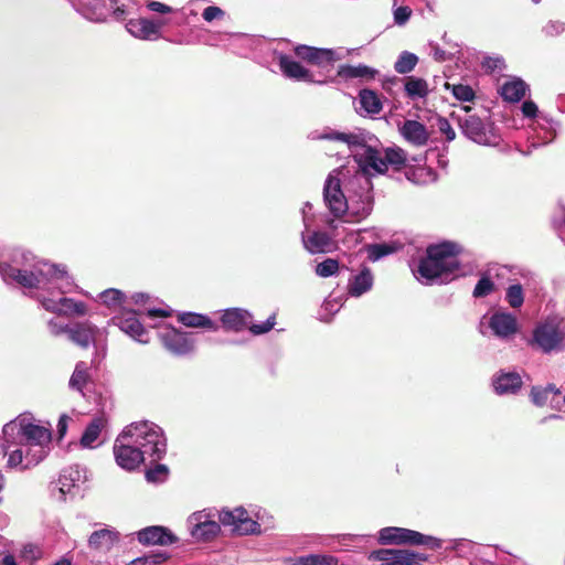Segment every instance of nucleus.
<instances>
[{"mask_svg":"<svg viewBox=\"0 0 565 565\" xmlns=\"http://www.w3.org/2000/svg\"><path fill=\"white\" fill-rule=\"evenodd\" d=\"M489 327L497 337L508 339L518 332V320L511 312L497 311L490 317Z\"/></svg>","mask_w":565,"mask_h":565,"instance_id":"nucleus-16","label":"nucleus"},{"mask_svg":"<svg viewBox=\"0 0 565 565\" xmlns=\"http://www.w3.org/2000/svg\"><path fill=\"white\" fill-rule=\"evenodd\" d=\"M3 486H4V478H3V476L0 473V491L2 490Z\"/></svg>","mask_w":565,"mask_h":565,"instance_id":"nucleus-63","label":"nucleus"},{"mask_svg":"<svg viewBox=\"0 0 565 565\" xmlns=\"http://www.w3.org/2000/svg\"><path fill=\"white\" fill-rule=\"evenodd\" d=\"M98 298L103 305H105L109 309L116 311V310L121 309V307L125 302L126 296L119 289L109 288V289L102 291L98 295Z\"/></svg>","mask_w":565,"mask_h":565,"instance_id":"nucleus-33","label":"nucleus"},{"mask_svg":"<svg viewBox=\"0 0 565 565\" xmlns=\"http://www.w3.org/2000/svg\"><path fill=\"white\" fill-rule=\"evenodd\" d=\"M527 85L521 78H511L500 87V94L507 102L516 103L524 97Z\"/></svg>","mask_w":565,"mask_h":565,"instance_id":"nucleus-28","label":"nucleus"},{"mask_svg":"<svg viewBox=\"0 0 565 565\" xmlns=\"http://www.w3.org/2000/svg\"><path fill=\"white\" fill-rule=\"evenodd\" d=\"M564 341L565 330L562 320L554 317L547 318L534 328L531 345L543 353H552L562 351Z\"/></svg>","mask_w":565,"mask_h":565,"instance_id":"nucleus-8","label":"nucleus"},{"mask_svg":"<svg viewBox=\"0 0 565 565\" xmlns=\"http://www.w3.org/2000/svg\"><path fill=\"white\" fill-rule=\"evenodd\" d=\"M301 241L310 254L328 253L333 247L332 238L321 231H311L310 228L308 232L302 231Z\"/></svg>","mask_w":565,"mask_h":565,"instance_id":"nucleus-18","label":"nucleus"},{"mask_svg":"<svg viewBox=\"0 0 565 565\" xmlns=\"http://www.w3.org/2000/svg\"><path fill=\"white\" fill-rule=\"evenodd\" d=\"M482 66L489 72L502 71L504 68V61L500 56H489L483 60Z\"/></svg>","mask_w":565,"mask_h":565,"instance_id":"nucleus-47","label":"nucleus"},{"mask_svg":"<svg viewBox=\"0 0 565 565\" xmlns=\"http://www.w3.org/2000/svg\"><path fill=\"white\" fill-rule=\"evenodd\" d=\"M278 61L280 70L286 77L295 81L315 82L311 73L290 56L279 54Z\"/></svg>","mask_w":565,"mask_h":565,"instance_id":"nucleus-25","label":"nucleus"},{"mask_svg":"<svg viewBox=\"0 0 565 565\" xmlns=\"http://www.w3.org/2000/svg\"><path fill=\"white\" fill-rule=\"evenodd\" d=\"M145 297H146V295H143V294H135V295L132 296L134 301H135L136 303H139V302L143 301Z\"/></svg>","mask_w":565,"mask_h":565,"instance_id":"nucleus-60","label":"nucleus"},{"mask_svg":"<svg viewBox=\"0 0 565 565\" xmlns=\"http://www.w3.org/2000/svg\"><path fill=\"white\" fill-rule=\"evenodd\" d=\"M49 330L54 335H60L62 333H68V329L71 326H64L58 322H56L54 319H51L47 323Z\"/></svg>","mask_w":565,"mask_h":565,"instance_id":"nucleus-52","label":"nucleus"},{"mask_svg":"<svg viewBox=\"0 0 565 565\" xmlns=\"http://www.w3.org/2000/svg\"><path fill=\"white\" fill-rule=\"evenodd\" d=\"M339 269V263L337 259L327 258L326 260L319 263L316 267V274L319 277H330L337 274Z\"/></svg>","mask_w":565,"mask_h":565,"instance_id":"nucleus-41","label":"nucleus"},{"mask_svg":"<svg viewBox=\"0 0 565 565\" xmlns=\"http://www.w3.org/2000/svg\"><path fill=\"white\" fill-rule=\"evenodd\" d=\"M42 307L50 312L66 316V317H83L87 313V307L83 301H76L72 298L60 297L46 298L42 296L40 298Z\"/></svg>","mask_w":565,"mask_h":565,"instance_id":"nucleus-13","label":"nucleus"},{"mask_svg":"<svg viewBox=\"0 0 565 565\" xmlns=\"http://www.w3.org/2000/svg\"><path fill=\"white\" fill-rule=\"evenodd\" d=\"M564 30H565V24L563 22H561V21H550L544 26L545 34L550 35V36L558 35L562 32H564Z\"/></svg>","mask_w":565,"mask_h":565,"instance_id":"nucleus-50","label":"nucleus"},{"mask_svg":"<svg viewBox=\"0 0 565 565\" xmlns=\"http://www.w3.org/2000/svg\"><path fill=\"white\" fill-rule=\"evenodd\" d=\"M140 4L137 0H108L105 6L90 7L81 4L78 12L93 22H104L110 14L117 21H125L138 13Z\"/></svg>","mask_w":565,"mask_h":565,"instance_id":"nucleus-7","label":"nucleus"},{"mask_svg":"<svg viewBox=\"0 0 565 565\" xmlns=\"http://www.w3.org/2000/svg\"><path fill=\"white\" fill-rule=\"evenodd\" d=\"M126 30L136 39L153 41L158 39V28L152 20L146 18L129 19Z\"/></svg>","mask_w":565,"mask_h":565,"instance_id":"nucleus-23","label":"nucleus"},{"mask_svg":"<svg viewBox=\"0 0 565 565\" xmlns=\"http://www.w3.org/2000/svg\"><path fill=\"white\" fill-rule=\"evenodd\" d=\"M98 328L89 321L76 322L68 329V339L81 348H88L95 342Z\"/></svg>","mask_w":565,"mask_h":565,"instance_id":"nucleus-19","label":"nucleus"},{"mask_svg":"<svg viewBox=\"0 0 565 565\" xmlns=\"http://www.w3.org/2000/svg\"><path fill=\"white\" fill-rule=\"evenodd\" d=\"M375 71L366 65H347L342 66L339 75L345 78L373 77Z\"/></svg>","mask_w":565,"mask_h":565,"instance_id":"nucleus-37","label":"nucleus"},{"mask_svg":"<svg viewBox=\"0 0 565 565\" xmlns=\"http://www.w3.org/2000/svg\"><path fill=\"white\" fill-rule=\"evenodd\" d=\"M404 88L411 99L425 98L429 93L427 82L415 76L406 77Z\"/></svg>","mask_w":565,"mask_h":565,"instance_id":"nucleus-30","label":"nucleus"},{"mask_svg":"<svg viewBox=\"0 0 565 565\" xmlns=\"http://www.w3.org/2000/svg\"><path fill=\"white\" fill-rule=\"evenodd\" d=\"M433 56L436 61H445L447 58V54L439 46H433Z\"/></svg>","mask_w":565,"mask_h":565,"instance_id":"nucleus-56","label":"nucleus"},{"mask_svg":"<svg viewBox=\"0 0 565 565\" xmlns=\"http://www.w3.org/2000/svg\"><path fill=\"white\" fill-rule=\"evenodd\" d=\"M294 51L299 58L319 67H329L339 58L337 53L331 49L297 45Z\"/></svg>","mask_w":565,"mask_h":565,"instance_id":"nucleus-15","label":"nucleus"},{"mask_svg":"<svg viewBox=\"0 0 565 565\" xmlns=\"http://www.w3.org/2000/svg\"><path fill=\"white\" fill-rule=\"evenodd\" d=\"M372 286L373 275L369 268H364L349 279L348 294L352 297H360L371 290Z\"/></svg>","mask_w":565,"mask_h":565,"instance_id":"nucleus-26","label":"nucleus"},{"mask_svg":"<svg viewBox=\"0 0 565 565\" xmlns=\"http://www.w3.org/2000/svg\"><path fill=\"white\" fill-rule=\"evenodd\" d=\"M302 223L306 232L311 228L313 224L315 215L312 213V204L310 202H306L301 207Z\"/></svg>","mask_w":565,"mask_h":565,"instance_id":"nucleus-46","label":"nucleus"},{"mask_svg":"<svg viewBox=\"0 0 565 565\" xmlns=\"http://www.w3.org/2000/svg\"><path fill=\"white\" fill-rule=\"evenodd\" d=\"M84 479V472L78 467H70L62 471L58 478L61 498L71 492L72 488Z\"/></svg>","mask_w":565,"mask_h":565,"instance_id":"nucleus-27","label":"nucleus"},{"mask_svg":"<svg viewBox=\"0 0 565 565\" xmlns=\"http://www.w3.org/2000/svg\"><path fill=\"white\" fill-rule=\"evenodd\" d=\"M361 108L370 115H376L382 110V103L377 94L370 89H362L359 94Z\"/></svg>","mask_w":565,"mask_h":565,"instance_id":"nucleus-31","label":"nucleus"},{"mask_svg":"<svg viewBox=\"0 0 565 565\" xmlns=\"http://www.w3.org/2000/svg\"><path fill=\"white\" fill-rule=\"evenodd\" d=\"M391 248L384 244H374L369 248L370 258L372 260H379L380 258L388 255L391 253Z\"/></svg>","mask_w":565,"mask_h":565,"instance_id":"nucleus-48","label":"nucleus"},{"mask_svg":"<svg viewBox=\"0 0 565 565\" xmlns=\"http://www.w3.org/2000/svg\"><path fill=\"white\" fill-rule=\"evenodd\" d=\"M178 320L188 328H203L216 331L218 326L207 316L196 312H181Z\"/></svg>","mask_w":565,"mask_h":565,"instance_id":"nucleus-29","label":"nucleus"},{"mask_svg":"<svg viewBox=\"0 0 565 565\" xmlns=\"http://www.w3.org/2000/svg\"><path fill=\"white\" fill-rule=\"evenodd\" d=\"M113 323L118 326L119 329L128 334L134 340L140 343H148V332L136 317L135 311H124L113 318Z\"/></svg>","mask_w":565,"mask_h":565,"instance_id":"nucleus-14","label":"nucleus"},{"mask_svg":"<svg viewBox=\"0 0 565 565\" xmlns=\"http://www.w3.org/2000/svg\"><path fill=\"white\" fill-rule=\"evenodd\" d=\"M224 11L215 6H210L203 10L202 17L206 22H212L215 19H222Z\"/></svg>","mask_w":565,"mask_h":565,"instance_id":"nucleus-49","label":"nucleus"},{"mask_svg":"<svg viewBox=\"0 0 565 565\" xmlns=\"http://www.w3.org/2000/svg\"><path fill=\"white\" fill-rule=\"evenodd\" d=\"M460 128L466 137L472 141L484 145H497V137L492 128L486 125L479 117L467 115L459 120Z\"/></svg>","mask_w":565,"mask_h":565,"instance_id":"nucleus-12","label":"nucleus"},{"mask_svg":"<svg viewBox=\"0 0 565 565\" xmlns=\"http://www.w3.org/2000/svg\"><path fill=\"white\" fill-rule=\"evenodd\" d=\"M370 561H379L381 565H423L426 556L409 550L380 548L369 553Z\"/></svg>","mask_w":565,"mask_h":565,"instance_id":"nucleus-11","label":"nucleus"},{"mask_svg":"<svg viewBox=\"0 0 565 565\" xmlns=\"http://www.w3.org/2000/svg\"><path fill=\"white\" fill-rule=\"evenodd\" d=\"M446 88H448V89L451 88L452 95L458 100L471 102L475 98V92L468 85H463V84L450 85V84L446 83Z\"/></svg>","mask_w":565,"mask_h":565,"instance_id":"nucleus-40","label":"nucleus"},{"mask_svg":"<svg viewBox=\"0 0 565 565\" xmlns=\"http://www.w3.org/2000/svg\"><path fill=\"white\" fill-rule=\"evenodd\" d=\"M70 420V417L67 415H62L58 419V423H57V430H58V434L60 436H64L66 430H67V423Z\"/></svg>","mask_w":565,"mask_h":565,"instance_id":"nucleus-55","label":"nucleus"},{"mask_svg":"<svg viewBox=\"0 0 565 565\" xmlns=\"http://www.w3.org/2000/svg\"><path fill=\"white\" fill-rule=\"evenodd\" d=\"M330 305H331V301H330V300H327V302H326L327 308H328Z\"/></svg>","mask_w":565,"mask_h":565,"instance_id":"nucleus-64","label":"nucleus"},{"mask_svg":"<svg viewBox=\"0 0 565 565\" xmlns=\"http://www.w3.org/2000/svg\"><path fill=\"white\" fill-rule=\"evenodd\" d=\"M2 565H18L12 555H6L2 559Z\"/></svg>","mask_w":565,"mask_h":565,"instance_id":"nucleus-59","label":"nucleus"},{"mask_svg":"<svg viewBox=\"0 0 565 565\" xmlns=\"http://www.w3.org/2000/svg\"><path fill=\"white\" fill-rule=\"evenodd\" d=\"M438 129L448 141H452L456 138V132L447 119L441 118L438 120Z\"/></svg>","mask_w":565,"mask_h":565,"instance_id":"nucleus-51","label":"nucleus"},{"mask_svg":"<svg viewBox=\"0 0 565 565\" xmlns=\"http://www.w3.org/2000/svg\"><path fill=\"white\" fill-rule=\"evenodd\" d=\"M138 541L142 544L168 545L177 541V537L163 526H148L137 533Z\"/></svg>","mask_w":565,"mask_h":565,"instance_id":"nucleus-24","label":"nucleus"},{"mask_svg":"<svg viewBox=\"0 0 565 565\" xmlns=\"http://www.w3.org/2000/svg\"><path fill=\"white\" fill-rule=\"evenodd\" d=\"M88 365L86 362H78L70 379V386L74 390L82 392L84 385L88 380Z\"/></svg>","mask_w":565,"mask_h":565,"instance_id":"nucleus-36","label":"nucleus"},{"mask_svg":"<svg viewBox=\"0 0 565 565\" xmlns=\"http://www.w3.org/2000/svg\"><path fill=\"white\" fill-rule=\"evenodd\" d=\"M54 565H71V562L68 559L61 558Z\"/></svg>","mask_w":565,"mask_h":565,"instance_id":"nucleus-62","label":"nucleus"},{"mask_svg":"<svg viewBox=\"0 0 565 565\" xmlns=\"http://www.w3.org/2000/svg\"><path fill=\"white\" fill-rule=\"evenodd\" d=\"M551 393L558 394L559 391L552 384L546 387L533 386L531 390V401L536 406H543L547 402Z\"/></svg>","mask_w":565,"mask_h":565,"instance_id":"nucleus-38","label":"nucleus"},{"mask_svg":"<svg viewBox=\"0 0 565 565\" xmlns=\"http://www.w3.org/2000/svg\"><path fill=\"white\" fill-rule=\"evenodd\" d=\"M313 138L334 143L337 153L349 151L359 167L354 171L333 170L328 175L323 186L326 225L335 231L339 222L356 223L366 218L373 210L371 175L386 172L388 166L401 169L406 163L405 151L397 147L382 151L377 149V138L361 129L350 132L328 129Z\"/></svg>","mask_w":565,"mask_h":565,"instance_id":"nucleus-1","label":"nucleus"},{"mask_svg":"<svg viewBox=\"0 0 565 565\" xmlns=\"http://www.w3.org/2000/svg\"><path fill=\"white\" fill-rule=\"evenodd\" d=\"M377 541L383 545L391 544H408L414 546L426 545L433 550L441 547V541L437 537L422 534L417 531L398 527L387 526L379 531Z\"/></svg>","mask_w":565,"mask_h":565,"instance_id":"nucleus-9","label":"nucleus"},{"mask_svg":"<svg viewBox=\"0 0 565 565\" xmlns=\"http://www.w3.org/2000/svg\"><path fill=\"white\" fill-rule=\"evenodd\" d=\"M366 537V535L360 534H339L335 536L338 542L343 547V551H361L362 547H360L358 543L364 541Z\"/></svg>","mask_w":565,"mask_h":565,"instance_id":"nucleus-39","label":"nucleus"},{"mask_svg":"<svg viewBox=\"0 0 565 565\" xmlns=\"http://www.w3.org/2000/svg\"><path fill=\"white\" fill-rule=\"evenodd\" d=\"M418 57L408 51H404L394 64V70L398 74H407L417 65Z\"/></svg>","mask_w":565,"mask_h":565,"instance_id":"nucleus-35","label":"nucleus"},{"mask_svg":"<svg viewBox=\"0 0 565 565\" xmlns=\"http://www.w3.org/2000/svg\"><path fill=\"white\" fill-rule=\"evenodd\" d=\"M460 252L461 247L452 242L429 245L426 256L412 266V271L418 281L426 285L448 282L459 276L458 255Z\"/></svg>","mask_w":565,"mask_h":565,"instance_id":"nucleus-6","label":"nucleus"},{"mask_svg":"<svg viewBox=\"0 0 565 565\" xmlns=\"http://www.w3.org/2000/svg\"><path fill=\"white\" fill-rule=\"evenodd\" d=\"M276 324V317L275 315H271L270 317H268V319L263 322V323H249V326L247 327L249 329V331L255 334V335H260V334H264V333H267L268 331H270Z\"/></svg>","mask_w":565,"mask_h":565,"instance_id":"nucleus-44","label":"nucleus"},{"mask_svg":"<svg viewBox=\"0 0 565 565\" xmlns=\"http://www.w3.org/2000/svg\"><path fill=\"white\" fill-rule=\"evenodd\" d=\"M147 7L149 10L151 11H154V12H159V13H162V14H166V13H171L173 11V9L162 2H159V1H149L147 3Z\"/></svg>","mask_w":565,"mask_h":565,"instance_id":"nucleus-53","label":"nucleus"},{"mask_svg":"<svg viewBox=\"0 0 565 565\" xmlns=\"http://www.w3.org/2000/svg\"><path fill=\"white\" fill-rule=\"evenodd\" d=\"M398 130L403 138L415 147L425 146L429 138L426 127L417 120H405Z\"/></svg>","mask_w":565,"mask_h":565,"instance_id":"nucleus-22","label":"nucleus"},{"mask_svg":"<svg viewBox=\"0 0 565 565\" xmlns=\"http://www.w3.org/2000/svg\"><path fill=\"white\" fill-rule=\"evenodd\" d=\"M231 526L232 531L239 535L260 533V525L254 521L242 508L233 510L204 509L193 512L186 520L190 535L195 541L210 542L221 532V525Z\"/></svg>","mask_w":565,"mask_h":565,"instance_id":"nucleus-4","label":"nucleus"},{"mask_svg":"<svg viewBox=\"0 0 565 565\" xmlns=\"http://www.w3.org/2000/svg\"><path fill=\"white\" fill-rule=\"evenodd\" d=\"M0 276L6 284H15L26 289H50L51 287L66 294L73 286L64 265L52 264L47 260H35L30 265L18 267L0 263Z\"/></svg>","mask_w":565,"mask_h":565,"instance_id":"nucleus-5","label":"nucleus"},{"mask_svg":"<svg viewBox=\"0 0 565 565\" xmlns=\"http://www.w3.org/2000/svg\"><path fill=\"white\" fill-rule=\"evenodd\" d=\"M120 539V534L113 527L94 531L88 537V546L98 552H109Z\"/></svg>","mask_w":565,"mask_h":565,"instance_id":"nucleus-20","label":"nucleus"},{"mask_svg":"<svg viewBox=\"0 0 565 565\" xmlns=\"http://www.w3.org/2000/svg\"><path fill=\"white\" fill-rule=\"evenodd\" d=\"M152 23L158 28V39L161 36V29L168 23L166 19L152 20Z\"/></svg>","mask_w":565,"mask_h":565,"instance_id":"nucleus-58","label":"nucleus"},{"mask_svg":"<svg viewBox=\"0 0 565 565\" xmlns=\"http://www.w3.org/2000/svg\"><path fill=\"white\" fill-rule=\"evenodd\" d=\"M253 320V315L242 308H231L223 311L221 321L225 329L232 331H242L246 329Z\"/></svg>","mask_w":565,"mask_h":565,"instance_id":"nucleus-21","label":"nucleus"},{"mask_svg":"<svg viewBox=\"0 0 565 565\" xmlns=\"http://www.w3.org/2000/svg\"><path fill=\"white\" fill-rule=\"evenodd\" d=\"M166 450L162 429L148 420L128 425L114 443L115 460L127 471L138 468L147 457L151 461L160 460Z\"/></svg>","mask_w":565,"mask_h":565,"instance_id":"nucleus-3","label":"nucleus"},{"mask_svg":"<svg viewBox=\"0 0 565 565\" xmlns=\"http://www.w3.org/2000/svg\"><path fill=\"white\" fill-rule=\"evenodd\" d=\"M94 1L96 2L95 4H90V3H87V4L90 7L105 6L108 0H94Z\"/></svg>","mask_w":565,"mask_h":565,"instance_id":"nucleus-61","label":"nucleus"},{"mask_svg":"<svg viewBox=\"0 0 565 565\" xmlns=\"http://www.w3.org/2000/svg\"><path fill=\"white\" fill-rule=\"evenodd\" d=\"M8 467L25 470L38 466L51 450L52 431L35 423L31 414H21L2 428Z\"/></svg>","mask_w":565,"mask_h":565,"instance_id":"nucleus-2","label":"nucleus"},{"mask_svg":"<svg viewBox=\"0 0 565 565\" xmlns=\"http://www.w3.org/2000/svg\"><path fill=\"white\" fill-rule=\"evenodd\" d=\"M103 427H104V419L100 417L94 418L86 427V429L81 438V445L84 448H94L95 447L94 444L97 441Z\"/></svg>","mask_w":565,"mask_h":565,"instance_id":"nucleus-32","label":"nucleus"},{"mask_svg":"<svg viewBox=\"0 0 565 565\" xmlns=\"http://www.w3.org/2000/svg\"><path fill=\"white\" fill-rule=\"evenodd\" d=\"M398 0H393V17L396 25H404L412 15V9L406 6H397Z\"/></svg>","mask_w":565,"mask_h":565,"instance_id":"nucleus-43","label":"nucleus"},{"mask_svg":"<svg viewBox=\"0 0 565 565\" xmlns=\"http://www.w3.org/2000/svg\"><path fill=\"white\" fill-rule=\"evenodd\" d=\"M522 385V376L515 371L501 370L492 377V386L498 395L515 394Z\"/></svg>","mask_w":565,"mask_h":565,"instance_id":"nucleus-17","label":"nucleus"},{"mask_svg":"<svg viewBox=\"0 0 565 565\" xmlns=\"http://www.w3.org/2000/svg\"><path fill=\"white\" fill-rule=\"evenodd\" d=\"M494 290V284L489 276L483 275L473 289V297L482 298L490 295Z\"/></svg>","mask_w":565,"mask_h":565,"instance_id":"nucleus-42","label":"nucleus"},{"mask_svg":"<svg viewBox=\"0 0 565 565\" xmlns=\"http://www.w3.org/2000/svg\"><path fill=\"white\" fill-rule=\"evenodd\" d=\"M168 475V469L164 465H157L154 468L146 472V479L149 482H162Z\"/></svg>","mask_w":565,"mask_h":565,"instance_id":"nucleus-45","label":"nucleus"},{"mask_svg":"<svg viewBox=\"0 0 565 565\" xmlns=\"http://www.w3.org/2000/svg\"><path fill=\"white\" fill-rule=\"evenodd\" d=\"M147 315L150 318H153V317H168L169 312L163 310V309H149L147 311Z\"/></svg>","mask_w":565,"mask_h":565,"instance_id":"nucleus-57","label":"nucleus"},{"mask_svg":"<svg viewBox=\"0 0 565 565\" xmlns=\"http://www.w3.org/2000/svg\"><path fill=\"white\" fill-rule=\"evenodd\" d=\"M162 345L173 355L182 356L194 351L195 339L191 332H184L174 328H166L159 332Z\"/></svg>","mask_w":565,"mask_h":565,"instance_id":"nucleus-10","label":"nucleus"},{"mask_svg":"<svg viewBox=\"0 0 565 565\" xmlns=\"http://www.w3.org/2000/svg\"><path fill=\"white\" fill-rule=\"evenodd\" d=\"M504 300L512 309H520L524 303V290L521 284H512L505 290Z\"/></svg>","mask_w":565,"mask_h":565,"instance_id":"nucleus-34","label":"nucleus"},{"mask_svg":"<svg viewBox=\"0 0 565 565\" xmlns=\"http://www.w3.org/2000/svg\"><path fill=\"white\" fill-rule=\"evenodd\" d=\"M539 109H537V106L534 102L532 100H525L523 104H522V113L525 117L527 118H533L536 116Z\"/></svg>","mask_w":565,"mask_h":565,"instance_id":"nucleus-54","label":"nucleus"}]
</instances>
